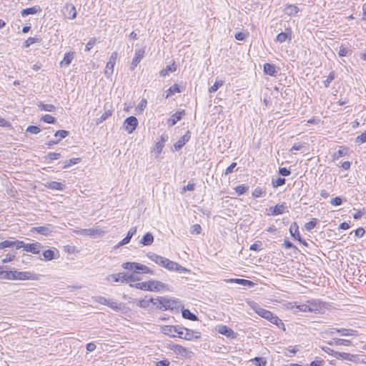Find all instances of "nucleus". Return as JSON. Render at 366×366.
<instances>
[{"mask_svg": "<svg viewBox=\"0 0 366 366\" xmlns=\"http://www.w3.org/2000/svg\"><path fill=\"white\" fill-rule=\"evenodd\" d=\"M150 301H152V303H153L157 308L162 310L177 309L180 305V302L177 300L162 297L157 298L151 297Z\"/></svg>", "mask_w": 366, "mask_h": 366, "instance_id": "obj_1", "label": "nucleus"}, {"mask_svg": "<svg viewBox=\"0 0 366 366\" xmlns=\"http://www.w3.org/2000/svg\"><path fill=\"white\" fill-rule=\"evenodd\" d=\"M132 287H135L142 290L159 292L166 287V285L160 281L149 280L148 282H139L136 284H129Z\"/></svg>", "mask_w": 366, "mask_h": 366, "instance_id": "obj_2", "label": "nucleus"}, {"mask_svg": "<svg viewBox=\"0 0 366 366\" xmlns=\"http://www.w3.org/2000/svg\"><path fill=\"white\" fill-rule=\"evenodd\" d=\"M337 332L341 336H357L358 332L355 330L352 329H347V328H330L322 327V338L327 339L329 337H333V335Z\"/></svg>", "mask_w": 366, "mask_h": 366, "instance_id": "obj_3", "label": "nucleus"}, {"mask_svg": "<svg viewBox=\"0 0 366 366\" xmlns=\"http://www.w3.org/2000/svg\"><path fill=\"white\" fill-rule=\"evenodd\" d=\"M39 274H34L29 271L19 272L17 270H10L9 280H39Z\"/></svg>", "mask_w": 366, "mask_h": 366, "instance_id": "obj_4", "label": "nucleus"}, {"mask_svg": "<svg viewBox=\"0 0 366 366\" xmlns=\"http://www.w3.org/2000/svg\"><path fill=\"white\" fill-rule=\"evenodd\" d=\"M254 310L259 316L267 320L271 323H273V322H278V317L277 315H274L272 312L261 307L258 305H256L254 307Z\"/></svg>", "mask_w": 366, "mask_h": 366, "instance_id": "obj_5", "label": "nucleus"}, {"mask_svg": "<svg viewBox=\"0 0 366 366\" xmlns=\"http://www.w3.org/2000/svg\"><path fill=\"white\" fill-rule=\"evenodd\" d=\"M183 327L180 325H165L162 327V332L172 337H177L178 335H182Z\"/></svg>", "mask_w": 366, "mask_h": 366, "instance_id": "obj_6", "label": "nucleus"}, {"mask_svg": "<svg viewBox=\"0 0 366 366\" xmlns=\"http://www.w3.org/2000/svg\"><path fill=\"white\" fill-rule=\"evenodd\" d=\"M298 307L303 312H317L320 310V301H307V304L300 305Z\"/></svg>", "mask_w": 366, "mask_h": 366, "instance_id": "obj_7", "label": "nucleus"}, {"mask_svg": "<svg viewBox=\"0 0 366 366\" xmlns=\"http://www.w3.org/2000/svg\"><path fill=\"white\" fill-rule=\"evenodd\" d=\"M138 120L134 116L127 117L124 122V128L128 132L132 134L138 126Z\"/></svg>", "mask_w": 366, "mask_h": 366, "instance_id": "obj_8", "label": "nucleus"}, {"mask_svg": "<svg viewBox=\"0 0 366 366\" xmlns=\"http://www.w3.org/2000/svg\"><path fill=\"white\" fill-rule=\"evenodd\" d=\"M182 335H178L177 337L186 340H192L193 339H199L201 337V334L199 332H194L192 330L187 329L183 327V330H181Z\"/></svg>", "mask_w": 366, "mask_h": 366, "instance_id": "obj_9", "label": "nucleus"}, {"mask_svg": "<svg viewBox=\"0 0 366 366\" xmlns=\"http://www.w3.org/2000/svg\"><path fill=\"white\" fill-rule=\"evenodd\" d=\"M78 234L83 235V236L102 237L105 234V232H104V231H103L101 229L89 228V229H82L78 231Z\"/></svg>", "mask_w": 366, "mask_h": 366, "instance_id": "obj_10", "label": "nucleus"}, {"mask_svg": "<svg viewBox=\"0 0 366 366\" xmlns=\"http://www.w3.org/2000/svg\"><path fill=\"white\" fill-rule=\"evenodd\" d=\"M145 54V49H139L135 50L134 56L132 59L131 66H130V70L133 71L137 67L138 64L142 61V59L144 58Z\"/></svg>", "mask_w": 366, "mask_h": 366, "instance_id": "obj_11", "label": "nucleus"}, {"mask_svg": "<svg viewBox=\"0 0 366 366\" xmlns=\"http://www.w3.org/2000/svg\"><path fill=\"white\" fill-rule=\"evenodd\" d=\"M117 56H118V54L116 51L113 52L111 54L109 60L107 64L106 69L104 71L106 76H109L111 74H112V73L114 71V65L116 64V61L117 59Z\"/></svg>", "mask_w": 366, "mask_h": 366, "instance_id": "obj_12", "label": "nucleus"}, {"mask_svg": "<svg viewBox=\"0 0 366 366\" xmlns=\"http://www.w3.org/2000/svg\"><path fill=\"white\" fill-rule=\"evenodd\" d=\"M269 214L272 216H277L285 213V212H288V207L286 205V203L283 202L281 204H277L274 207H270L269 208Z\"/></svg>", "mask_w": 366, "mask_h": 366, "instance_id": "obj_13", "label": "nucleus"}, {"mask_svg": "<svg viewBox=\"0 0 366 366\" xmlns=\"http://www.w3.org/2000/svg\"><path fill=\"white\" fill-rule=\"evenodd\" d=\"M42 247V244L39 242H36L32 244L25 243L24 250L27 252H31L34 254H40Z\"/></svg>", "mask_w": 366, "mask_h": 366, "instance_id": "obj_14", "label": "nucleus"}, {"mask_svg": "<svg viewBox=\"0 0 366 366\" xmlns=\"http://www.w3.org/2000/svg\"><path fill=\"white\" fill-rule=\"evenodd\" d=\"M185 114V111L184 109L177 111L174 114H173L167 122V124L169 127L174 126L177 122L180 121L182 117Z\"/></svg>", "mask_w": 366, "mask_h": 366, "instance_id": "obj_15", "label": "nucleus"}, {"mask_svg": "<svg viewBox=\"0 0 366 366\" xmlns=\"http://www.w3.org/2000/svg\"><path fill=\"white\" fill-rule=\"evenodd\" d=\"M191 138V133L187 131L174 144V147L176 151L180 150L184 144L189 141Z\"/></svg>", "mask_w": 366, "mask_h": 366, "instance_id": "obj_16", "label": "nucleus"}, {"mask_svg": "<svg viewBox=\"0 0 366 366\" xmlns=\"http://www.w3.org/2000/svg\"><path fill=\"white\" fill-rule=\"evenodd\" d=\"M217 330L219 334L224 335L227 337L232 339L236 337V333L233 330L226 325H219Z\"/></svg>", "mask_w": 366, "mask_h": 366, "instance_id": "obj_17", "label": "nucleus"}, {"mask_svg": "<svg viewBox=\"0 0 366 366\" xmlns=\"http://www.w3.org/2000/svg\"><path fill=\"white\" fill-rule=\"evenodd\" d=\"M147 256L152 261L154 262L155 263H157V264H159L163 267H164L166 266V264L169 259L164 257H162L155 253L148 254Z\"/></svg>", "mask_w": 366, "mask_h": 366, "instance_id": "obj_18", "label": "nucleus"}, {"mask_svg": "<svg viewBox=\"0 0 366 366\" xmlns=\"http://www.w3.org/2000/svg\"><path fill=\"white\" fill-rule=\"evenodd\" d=\"M124 279H125V273L124 272H119L117 274H109L106 278V280L108 282H110L112 283L121 282L122 284L125 283V280H124Z\"/></svg>", "mask_w": 366, "mask_h": 366, "instance_id": "obj_19", "label": "nucleus"}, {"mask_svg": "<svg viewBox=\"0 0 366 366\" xmlns=\"http://www.w3.org/2000/svg\"><path fill=\"white\" fill-rule=\"evenodd\" d=\"M292 39V30L290 28L285 29V31L280 32L276 37V41L283 43L287 40L291 41Z\"/></svg>", "mask_w": 366, "mask_h": 366, "instance_id": "obj_20", "label": "nucleus"}, {"mask_svg": "<svg viewBox=\"0 0 366 366\" xmlns=\"http://www.w3.org/2000/svg\"><path fill=\"white\" fill-rule=\"evenodd\" d=\"M169 348L177 355L182 357H186L187 356L188 351L183 346L177 344L169 345Z\"/></svg>", "mask_w": 366, "mask_h": 366, "instance_id": "obj_21", "label": "nucleus"}, {"mask_svg": "<svg viewBox=\"0 0 366 366\" xmlns=\"http://www.w3.org/2000/svg\"><path fill=\"white\" fill-rule=\"evenodd\" d=\"M44 186L51 190L64 191L66 188V185L61 182L50 181L47 182Z\"/></svg>", "mask_w": 366, "mask_h": 366, "instance_id": "obj_22", "label": "nucleus"}, {"mask_svg": "<svg viewBox=\"0 0 366 366\" xmlns=\"http://www.w3.org/2000/svg\"><path fill=\"white\" fill-rule=\"evenodd\" d=\"M136 232H137V227H134L130 228V229L128 231V232L127 234V236L122 241H120L115 246V247L118 248L121 246L128 244L130 242L132 237L136 234Z\"/></svg>", "mask_w": 366, "mask_h": 366, "instance_id": "obj_23", "label": "nucleus"}, {"mask_svg": "<svg viewBox=\"0 0 366 366\" xmlns=\"http://www.w3.org/2000/svg\"><path fill=\"white\" fill-rule=\"evenodd\" d=\"M334 356L338 359L346 360L351 362H356L357 357L346 352H335Z\"/></svg>", "mask_w": 366, "mask_h": 366, "instance_id": "obj_24", "label": "nucleus"}, {"mask_svg": "<svg viewBox=\"0 0 366 366\" xmlns=\"http://www.w3.org/2000/svg\"><path fill=\"white\" fill-rule=\"evenodd\" d=\"M332 342L330 340H327V339H324L323 341L325 342H327L330 345H345V346H350L352 344V342L349 340H345V339H340L336 337H332Z\"/></svg>", "mask_w": 366, "mask_h": 366, "instance_id": "obj_25", "label": "nucleus"}, {"mask_svg": "<svg viewBox=\"0 0 366 366\" xmlns=\"http://www.w3.org/2000/svg\"><path fill=\"white\" fill-rule=\"evenodd\" d=\"M104 112L101 115L99 118L97 120V124H99L107 120L109 117L112 115L113 110L109 109L108 107V104H104Z\"/></svg>", "mask_w": 366, "mask_h": 366, "instance_id": "obj_26", "label": "nucleus"}, {"mask_svg": "<svg viewBox=\"0 0 366 366\" xmlns=\"http://www.w3.org/2000/svg\"><path fill=\"white\" fill-rule=\"evenodd\" d=\"M74 54L75 53L73 51L66 53L64 54L63 60L60 62V66L61 67L69 66L74 58Z\"/></svg>", "mask_w": 366, "mask_h": 366, "instance_id": "obj_27", "label": "nucleus"}, {"mask_svg": "<svg viewBox=\"0 0 366 366\" xmlns=\"http://www.w3.org/2000/svg\"><path fill=\"white\" fill-rule=\"evenodd\" d=\"M41 11V9L39 6H34L32 7L24 9L21 11V14L23 17L30 15V14H36Z\"/></svg>", "mask_w": 366, "mask_h": 366, "instance_id": "obj_28", "label": "nucleus"}, {"mask_svg": "<svg viewBox=\"0 0 366 366\" xmlns=\"http://www.w3.org/2000/svg\"><path fill=\"white\" fill-rule=\"evenodd\" d=\"M290 232L291 236L297 240H300V234L299 232V226L297 222H294L290 227Z\"/></svg>", "mask_w": 366, "mask_h": 366, "instance_id": "obj_29", "label": "nucleus"}, {"mask_svg": "<svg viewBox=\"0 0 366 366\" xmlns=\"http://www.w3.org/2000/svg\"><path fill=\"white\" fill-rule=\"evenodd\" d=\"M227 282L237 283L244 287H251L254 285V283L250 280L239 278L229 279Z\"/></svg>", "mask_w": 366, "mask_h": 366, "instance_id": "obj_30", "label": "nucleus"}, {"mask_svg": "<svg viewBox=\"0 0 366 366\" xmlns=\"http://www.w3.org/2000/svg\"><path fill=\"white\" fill-rule=\"evenodd\" d=\"M264 72L269 76H275L277 73L276 66L269 63H265L263 66Z\"/></svg>", "mask_w": 366, "mask_h": 366, "instance_id": "obj_31", "label": "nucleus"}, {"mask_svg": "<svg viewBox=\"0 0 366 366\" xmlns=\"http://www.w3.org/2000/svg\"><path fill=\"white\" fill-rule=\"evenodd\" d=\"M139 263L138 262H124L122 264V267L124 269L133 271L134 272L137 273L138 267H139Z\"/></svg>", "mask_w": 366, "mask_h": 366, "instance_id": "obj_32", "label": "nucleus"}, {"mask_svg": "<svg viewBox=\"0 0 366 366\" xmlns=\"http://www.w3.org/2000/svg\"><path fill=\"white\" fill-rule=\"evenodd\" d=\"M154 242V236L151 232L146 233L140 240V243L144 246L151 245Z\"/></svg>", "mask_w": 366, "mask_h": 366, "instance_id": "obj_33", "label": "nucleus"}, {"mask_svg": "<svg viewBox=\"0 0 366 366\" xmlns=\"http://www.w3.org/2000/svg\"><path fill=\"white\" fill-rule=\"evenodd\" d=\"M184 87H180L177 84H174L171 86L167 91V94L166 98L174 94L175 93H180L184 90Z\"/></svg>", "mask_w": 366, "mask_h": 366, "instance_id": "obj_34", "label": "nucleus"}, {"mask_svg": "<svg viewBox=\"0 0 366 366\" xmlns=\"http://www.w3.org/2000/svg\"><path fill=\"white\" fill-rule=\"evenodd\" d=\"M56 253H58L56 249H46L43 252L44 259L46 261L52 260L56 257Z\"/></svg>", "mask_w": 366, "mask_h": 366, "instance_id": "obj_35", "label": "nucleus"}, {"mask_svg": "<svg viewBox=\"0 0 366 366\" xmlns=\"http://www.w3.org/2000/svg\"><path fill=\"white\" fill-rule=\"evenodd\" d=\"M182 317L189 320L192 321H197L198 320V317L196 315L192 313L188 309H183L182 310Z\"/></svg>", "mask_w": 366, "mask_h": 366, "instance_id": "obj_36", "label": "nucleus"}, {"mask_svg": "<svg viewBox=\"0 0 366 366\" xmlns=\"http://www.w3.org/2000/svg\"><path fill=\"white\" fill-rule=\"evenodd\" d=\"M177 70V66L174 62L171 65H167L164 69H162L159 72V75L161 76H166L169 74V72H174Z\"/></svg>", "mask_w": 366, "mask_h": 366, "instance_id": "obj_37", "label": "nucleus"}, {"mask_svg": "<svg viewBox=\"0 0 366 366\" xmlns=\"http://www.w3.org/2000/svg\"><path fill=\"white\" fill-rule=\"evenodd\" d=\"M65 9L68 12V18L69 19H74L76 17V10L75 6L72 4H66Z\"/></svg>", "mask_w": 366, "mask_h": 366, "instance_id": "obj_38", "label": "nucleus"}, {"mask_svg": "<svg viewBox=\"0 0 366 366\" xmlns=\"http://www.w3.org/2000/svg\"><path fill=\"white\" fill-rule=\"evenodd\" d=\"M284 11L285 14L289 16L295 15L296 14L298 13L299 8L295 5L289 4L287 5Z\"/></svg>", "mask_w": 366, "mask_h": 366, "instance_id": "obj_39", "label": "nucleus"}, {"mask_svg": "<svg viewBox=\"0 0 366 366\" xmlns=\"http://www.w3.org/2000/svg\"><path fill=\"white\" fill-rule=\"evenodd\" d=\"M81 162V158H72L63 162L62 169H67L71 165L76 164Z\"/></svg>", "mask_w": 366, "mask_h": 366, "instance_id": "obj_40", "label": "nucleus"}, {"mask_svg": "<svg viewBox=\"0 0 366 366\" xmlns=\"http://www.w3.org/2000/svg\"><path fill=\"white\" fill-rule=\"evenodd\" d=\"M41 39L39 36L29 37L24 43V47L28 48L36 42H41Z\"/></svg>", "mask_w": 366, "mask_h": 366, "instance_id": "obj_41", "label": "nucleus"}, {"mask_svg": "<svg viewBox=\"0 0 366 366\" xmlns=\"http://www.w3.org/2000/svg\"><path fill=\"white\" fill-rule=\"evenodd\" d=\"M352 50L347 46H341L338 51V54L340 56H347L352 54Z\"/></svg>", "mask_w": 366, "mask_h": 366, "instance_id": "obj_42", "label": "nucleus"}, {"mask_svg": "<svg viewBox=\"0 0 366 366\" xmlns=\"http://www.w3.org/2000/svg\"><path fill=\"white\" fill-rule=\"evenodd\" d=\"M39 108L41 110L52 112L55 110V107L53 104H44L40 102L38 104Z\"/></svg>", "mask_w": 366, "mask_h": 366, "instance_id": "obj_43", "label": "nucleus"}, {"mask_svg": "<svg viewBox=\"0 0 366 366\" xmlns=\"http://www.w3.org/2000/svg\"><path fill=\"white\" fill-rule=\"evenodd\" d=\"M34 229L39 234L43 235H48L51 232V229L48 227L45 226L34 227Z\"/></svg>", "mask_w": 366, "mask_h": 366, "instance_id": "obj_44", "label": "nucleus"}, {"mask_svg": "<svg viewBox=\"0 0 366 366\" xmlns=\"http://www.w3.org/2000/svg\"><path fill=\"white\" fill-rule=\"evenodd\" d=\"M251 361L256 366H266L267 360L264 357H256L254 359L251 360Z\"/></svg>", "mask_w": 366, "mask_h": 366, "instance_id": "obj_45", "label": "nucleus"}, {"mask_svg": "<svg viewBox=\"0 0 366 366\" xmlns=\"http://www.w3.org/2000/svg\"><path fill=\"white\" fill-rule=\"evenodd\" d=\"M138 274H153V271L147 266L140 264L138 267Z\"/></svg>", "mask_w": 366, "mask_h": 366, "instance_id": "obj_46", "label": "nucleus"}, {"mask_svg": "<svg viewBox=\"0 0 366 366\" xmlns=\"http://www.w3.org/2000/svg\"><path fill=\"white\" fill-rule=\"evenodd\" d=\"M234 189H235L237 194L239 196H240V195L244 194L247 191H248L249 186H247L245 184H240V185L237 186L234 188Z\"/></svg>", "mask_w": 366, "mask_h": 366, "instance_id": "obj_47", "label": "nucleus"}, {"mask_svg": "<svg viewBox=\"0 0 366 366\" xmlns=\"http://www.w3.org/2000/svg\"><path fill=\"white\" fill-rule=\"evenodd\" d=\"M286 179L283 177H278L277 179H273L272 180V185L273 187L277 188L278 187L282 186L285 184Z\"/></svg>", "mask_w": 366, "mask_h": 366, "instance_id": "obj_48", "label": "nucleus"}, {"mask_svg": "<svg viewBox=\"0 0 366 366\" xmlns=\"http://www.w3.org/2000/svg\"><path fill=\"white\" fill-rule=\"evenodd\" d=\"M332 309H336L335 305L334 303L322 300V313H323V311L326 310H331Z\"/></svg>", "mask_w": 366, "mask_h": 366, "instance_id": "obj_49", "label": "nucleus"}, {"mask_svg": "<svg viewBox=\"0 0 366 366\" xmlns=\"http://www.w3.org/2000/svg\"><path fill=\"white\" fill-rule=\"evenodd\" d=\"M61 157V153L49 152L45 157V159L46 160H49V162H52L54 160L59 159Z\"/></svg>", "mask_w": 366, "mask_h": 366, "instance_id": "obj_50", "label": "nucleus"}, {"mask_svg": "<svg viewBox=\"0 0 366 366\" xmlns=\"http://www.w3.org/2000/svg\"><path fill=\"white\" fill-rule=\"evenodd\" d=\"M224 81L222 80H217L214 84L209 89L210 93H214L218 89L223 85Z\"/></svg>", "mask_w": 366, "mask_h": 366, "instance_id": "obj_51", "label": "nucleus"}, {"mask_svg": "<svg viewBox=\"0 0 366 366\" xmlns=\"http://www.w3.org/2000/svg\"><path fill=\"white\" fill-rule=\"evenodd\" d=\"M69 134V132L68 131L61 129V130L56 131L54 134V137H59L58 139H60V141H61L62 139H64L66 137H68Z\"/></svg>", "mask_w": 366, "mask_h": 366, "instance_id": "obj_52", "label": "nucleus"}, {"mask_svg": "<svg viewBox=\"0 0 366 366\" xmlns=\"http://www.w3.org/2000/svg\"><path fill=\"white\" fill-rule=\"evenodd\" d=\"M41 120H42L43 122H44L45 123H47V124H55L56 122V118H54V117H52L50 114L44 115L41 118Z\"/></svg>", "mask_w": 366, "mask_h": 366, "instance_id": "obj_53", "label": "nucleus"}, {"mask_svg": "<svg viewBox=\"0 0 366 366\" xmlns=\"http://www.w3.org/2000/svg\"><path fill=\"white\" fill-rule=\"evenodd\" d=\"M0 279L10 280V270H4V267L0 265Z\"/></svg>", "mask_w": 366, "mask_h": 366, "instance_id": "obj_54", "label": "nucleus"}, {"mask_svg": "<svg viewBox=\"0 0 366 366\" xmlns=\"http://www.w3.org/2000/svg\"><path fill=\"white\" fill-rule=\"evenodd\" d=\"M107 306H108L109 307H110L112 310H116V311H118L121 309L120 305L112 299L108 300V303H107Z\"/></svg>", "mask_w": 366, "mask_h": 366, "instance_id": "obj_55", "label": "nucleus"}, {"mask_svg": "<svg viewBox=\"0 0 366 366\" xmlns=\"http://www.w3.org/2000/svg\"><path fill=\"white\" fill-rule=\"evenodd\" d=\"M177 266H178V263L173 262L170 259H168L164 268L167 269L169 271H174V270H176V267Z\"/></svg>", "mask_w": 366, "mask_h": 366, "instance_id": "obj_56", "label": "nucleus"}, {"mask_svg": "<svg viewBox=\"0 0 366 366\" xmlns=\"http://www.w3.org/2000/svg\"><path fill=\"white\" fill-rule=\"evenodd\" d=\"M124 280H125V283H129L139 280V278L134 274L125 273V279Z\"/></svg>", "mask_w": 366, "mask_h": 366, "instance_id": "obj_57", "label": "nucleus"}, {"mask_svg": "<svg viewBox=\"0 0 366 366\" xmlns=\"http://www.w3.org/2000/svg\"><path fill=\"white\" fill-rule=\"evenodd\" d=\"M265 192L262 190V189L259 187H256L252 192V196L254 198L260 197L264 194Z\"/></svg>", "mask_w": 366, "mask_h": 366, "instance_id": "obj_58", "label": "nucleus"}, {"mask_svg": "<svg viewBox=\"0 0 366 366\" xmlns=\"http://www.w3.org/2000/svg\"><path fill=\"white\" fill-rule=\"evenodd\" d=\"M355 142L358 144H361L366 142V130L360 135L356 137Z\"/></svg>", "mask_w": 366, "mask_h": 366, "instance_id": "obj_59", "label": "nucleus"}, {"mask_svg": "<svg viewBox=\"0 0 366 366\" xmlns=\"http://www.w3.org/2000/svg\"><path fill=\"white\" fill-rule=\"evenodd\" d=\"M317 223V219H313L312 220L306 223L305 225V227L306 230L310 231L316 226Z\"/></svg>", "mask_w": 366, "mask_h": 366, "instance_id": "obj_60", "label": "nucleus"}, {"mask_svg": "<svg viewBox=\"0 0 366 366\" xmlns=\"http://www.w3.org/2000/svg\"><path fill=\"white\" fill-rule=\"evenodd\" d=\"M201 231H202L201 226L198 224H195L192 226L190 232L192 234H198L201 233Z\"/></svg>", "mask_w": 366, "mask_h": 366, "instance_id": "obj_61", "label": "nucleus"}, {"mask_svg": "<svg viewBox=\"0 0 366 366\" xmlns=\"http://www.w3.org/2000/svg\"><path fill=\"white\" fill-rule=\"evenodd\" d=\"M26 131L31 134H38L41 132V129L37 126L31 125L27 127Z\"/></svg>", "mask_w": 366, "mask_h": 366, "instance_id": "obj_62", "label": "nucleus"}, {"mask_svg": "<svg viewBox=\"0 0 366 366\" xmlns=\"http://www.w3.org/2000/svg\"><path fill=\"white\" fill-rule=\"evenodd\" d=\"M335 78V74L334 71L330 73L327 79L324 81V85L325 87H328L330 86V82L334 80Z\"/></svg>", "mask_w": 366, "mask_h": 366, "instance_id": "obj_63", "label": "nucleus"}, {"mask_svg": "<svg viewBox=\"0 0 366 366\" xmlns=\"http://www.w3.org/2000/svg\"><path fill=\"white\" fill-rule=\"evenodd\" d=\"M97 42V39L93 37V38H91L90 40L88 41V43L86 44V46H85V51H89L92 49V48L94 46V45L96 44Z\"/></svg>", "mask_w": 366, "mask_h": 366, "instance_id": "obj_64", "label": "nucleus"}]
</instances>
